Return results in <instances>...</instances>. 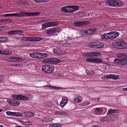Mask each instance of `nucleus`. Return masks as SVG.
Returning a JSON list of instances; mask_svg holds the SVG:
<instances>
[{
	"instance_id": "f257e3e1",
	"label": "nucleus",
	"mask_w": 127,
	"mask_h": 127,
	"mask_svg": "<svg viewBox=\"0 0 127 127\" xmlns=\"http://www.w3.org/2000/svg\"><path fill=\"white\" fill-rule=\"evenodd\" d=\"M40 13V12H30L24 11H20L18 13L11 14V15L12 16H16L19 17H22L24 16H38Z\"/></svg>"
},
{
	"instance_id": "f03ea898",
	"label": "nucleus",
	"mask_w": 127,
	"mask_h": 127,
	"mask_svg": "<svg viewBox=\"0 0 127 127\" xmlns=\"http://www.w3.org/2000/svg\"><path fill=\"white\" fill-rule=\"evenodd\" d=\"M113 46L114 48L119 49H125L127 47V44L123 40L117 41Z\"/></svg>"
},
{
	"instance_id": "7ed1b4c3",
	"label": "nucleus",
	"mask_w": 127,
	"mask_h": 127,
	"mask_svg": "<svg viewBox=\"0 0 127 127\" xmlns=\"http://www.w3.org/2000/svg\"><path fill=\"white\" fill-rule=\"evenodd\" d=\"M54 69L53 66L50 65H46L43 66L42 70L47 73H51L53 72Z\"/></svg>"
},
{
	"instance_id": "20e7f679",
	"label": "nucleus",
	"mask_w": 127,
	"mask_h": 127,
	"mask_svg": "<svg viewBox=\"0 0 127 127\" xmlns=\"http://www.w3.org/2000/svg\"><path fill=\"white\" fill-rule=\"evenodd\" d=\"M42 63L49 64H56L60 63L61 61L56 59L48 58L45 59L42 61Z\"/></svg>"
},
{
	"instance_id": "39448f33",
	"label": "nucleus",
	"mask_w": 127,
	"mask_h": 127,
	"mask_svg": "<svg viewBox=\"0 0 127 127\" xmlns=\"http://www.w3.org/2000/svg\"><path fill=\"white\" fill-rule=\"evenodd\" d=\"M12 97L16 99L24 100L27 101L29 100V98L28 97L22 95H13L11 96Z\"/></svg>"
},
{
	"instance_id": "423d86ee",
	"label": "nucleus",
	"mask_w": 127,
	"mask_h": 127,
	"mask_svg": "<svg viewBox=\"0 0 127 127\" xmlns=\"http://www.w3.org/2000/svg\"><path fill=\"white\" fill-rule=\"evenodd\" d=\"M58 25V23H56L54 22H47L42 24V28L45 29L49 27L56 26Z\"/></svg>"
},
{
	"instance_id": "0eeeda50",
	"label": "nucleus",
	"mask_w": 127,
	"mask_h": 127,
	"mask_svg": "<svg viewBox=\"0 0 127 127\" xmlns=\"http://www.w3.org/2000/svg\"><path fill=\"white\" fill-rule=\"evenodd\" d=\"M91 45L92 47L97 48H102L103 46V43L100 42L92 43Z\"/></svg>"
},
{
	"instance_id": "6e6552de",
	"label": "nucleus",
	"mask_w": 127,
	"mask_h": 127,
	"mask_svg": "<svg viewBox=\"0 0 127 127\" xmlns=\"http://www.w3.org/2000/svg\"><path fill=\"white\" fill-rule=\"evenodd\" d=\"M6 114L8 115L16 116V117H21L22 116V115L21 113L15 112H11L10 111H7Z\"/></svg>"
},
{
	"instance_id": "1a4fd4ad",
	"label": "nucleus",
	"mask_w": 127,
	"mask_h": 127,
	"mask_svg": "<svg viewBox=\"0 0 127 127\" xmlns=\"http://www.w3.org/2000/svg\"><path fill=\"white\" fill-rule=\"evenodd\" d=\"M61 10L64 13H69L72 12V10H71L70 6L68 5L62 7L61 9Z\"/></svg>"
},
{
	"instance_id": "9d476101",
	"label": "nucleus",
	"mask_w": 127,
	"mask_h": 127,
	"mask_svg": "<svg viewBox=\"0 0 127 127\" xmlns=\"http://www.w3.org/2000/svg\"><path fill=\"white\" fill-rule=\"evenodd\" d=\"M22 31L19 30H15L14 31H10L7 32L8 34L12 35H16L20 34L21 33H23Z\"/></svg>"
},
{
	"instance_id": "9b49d317",
	"label": "nucleus",
	"mask_w": 127,
	"mask_h": 127,
	"mask_svg": "<svg viewBox=\"0 0 127 127\" xmlns=\"http://www.w3.org/2000/svg\"><path fill=\"white\" fill-rule=\"evenodd\" d=\"M113 7H118L122 6L124 4L123 2L120 0H114Z\"/></svg>"
},
{
	"instance_id": "f8f14e48",
	"label": "nucleus",
	"mask_w": 127,
	"mask_h": 127,
	"mask_svg": "<svg viewBox=\"0 0 127 127\" xmlns=\"http://www.w3.org/2000/svg\"><path fill=\"white\" fill-rule=\"evenodd\" d=\"M22 114V116H23L25 117H32L34 116V113L32 112L28 111L23 113Z\"/></svg>"
},
{
	"instance_id": "ddd939ff",
	"label": "nucleus",
	"mask_w": 127,
	"mask_h": 127,
	"mask_svg": "<svg viewBox=\"0 0 127 127\" xmlns=\"http://www.w3.org/2000/svg\"><path fill=\"white\" fill-rule=\"evenodd\" d=\"M74 25L76 27H81L83 25H85L87 24V22H79L77 21L74 23Z\"/></svg>"
},
{
	"instance_id": "4468645a",
	"label": "nucleus",
	"mask_w": 127,
	"mask_h": 127,
	"mask_svg": "<svg viewBox=\"0 0 127 127\" xmlns=\"http://www.w3.org/2000/svg\"><path fill=\"white\" fill-rule=\"evenodd\" d=\"M7 101L10 104L13 106H17L20 104L19 102L12 99L7 100Z\"/></svg>"
},
{
	"instance_id": "2eb2a0df",
	"label": "nucleus",
	"mask_w": 127,
	"mask_h": 127,
	"mask_svg": "<svg viewBox=\"0 0 127 127\" xmlns=\"http://www.w3.org/2000/svg\"><path fill=\"white\" fill-rule=\"evenodd\" d=\"M120 112V110L118 109H109L107 112V115L111 114L113 113H118Z\"/></svg>"
},
{
	"instance_id": "dca6fc26",
	"label": "nucleus",
	"mask_w": 127,
	"mask_h": 127,
	"mask_svg": "<svg viewBox=\"0 0 127 127\" xmlns=\"http://www.w3.org/2000/svg\"><path fill=\"white\" fill-rule=\"evenodd\" d=\"M101 55V53L99 52H91V58H95V57L99 56Z\"/></svg>"
},
{
	"instance_id": "f3484780",
	"label": "nucleus",
	"mask_w": 127,
	"mask_h": 127,
	"mask_svg": "<svg viewBox=\"0 0 127 127\" xmlns=\"http://www.w3.org/2000/svg\"><path fill=\"white\" fill-rule=\"evenodd\" d=\"M89 30L88 29L86 30H82L81 31L80 33L84 36L85 35H89L90 34V33L89 32Z\"/></svg>"
},
{
	"instance_id": "a211bd4d",
	"label": "nucleus",
	"mask_w": 127,
	"mask_h": 127,
	"mask_svg": "<svg viewBox=\"0 0 127 127\" xmlns=\"http://www.w3.org/2000/svg\"><path fill=\"white\" fill-rule=\"evenodd\" d=\"M71 10H72V12H73L77 10L78 9V7L76 5H71L70 6Z\"/></svg>"
},
{
	"instance_id": "6ab92c4d",
	"label": "nucleus",
	"mask_w": 127,
	"mask_h": 127,
	"mask_svg": "<svg viewBox=\"0 0 127 127\" xmlns=\"http://www.w3.org/2000/svg\"><path fill=\"white\" fill-rule=\"evenodd\" d=\"M86 72L87 74L90 75H94L95 74V71L92 70H89L86 69Z\"/></svg>"
},
{
	"instance_id": "aec40b11",
	"label": "nucleus",
	"mask_w": 127,
	"mask_h": 127,
	"mask_svg": "<svg viewBox=\"0 0 127 127\" xmlns=\"http://www.w3.org/2000/svg\"><path fill=\"white\" fill-rule=\"evenodd\" d=\"M109 36V39H113L115 38V34L114 35L113 33L109 32L108 33Z\"/></svg>"
},
{
	"instance_id": "412c9836",
	"label": "nucleus",
	"mask_w": 127,
	"mask_h": 127,
	"mask_svg": "<svg viewBox=\"0 0 127 127\" xmlns=\"http://www.w3.org/2000/svg\"><path fill=\"white\" fill-rule=\"evenodd\" d=\"M0 54L5 55H11L12 54V52L11 51L7 50L4 51L3 52H0Z\"/></svg>"
},
{
	"instance_id": "4be33fe9",
	"label": "nucleus",
	"mask_w": 127,
	"mask_h": 127,
	"mask_svg": "<svg viewBox=\"0 0 127 127\" xmlns=\"http://www.w3.org/2000/svg\"><path fill=\"white\" fill-rule=\"evenodd\" d=\"M22 38L25 41H33V37H22Z\"/></svg>"
},
{
	"instance_id": "5701e85b",
	"label": "nucleus",
	"mask_w": 127,
	"mask_h": 127,
	"mask_svg": "<svg viewBox=\"0 0 127 127\" xmlns=\"http://www.w3.org/2000/svg\"><path fill=\"white\" fill-rule=\"evenodd\" d=\"M82 99V97L80 96H78L75 98L74 101L76 103H78L81 101Z\"/></svg>"
},
{
	"instance_id": "b1692460",
	"label": "nucleus",
	"mask_w": 127,
	"mask_h": 127,
	"mask_svg": "<svg viewBox=\"0 0 127 127\" xmlns=\"http://www.w3.org/2000/svg\"><path fill=\"white\" fill-rule=\"evenodd\" d=\"M89 30V33H90V34L93 33L97 31V29L95 28H93L90 29H88Z\"/></svg>"
},
{
	"instance_id": "393cba45",
	"label": "nucleus",
	"mask_w": 127,
	"mask_h": 127,
	"mask_svg": "<svg viewBox=\"0 0 127 127\" xmlns=\"http://www.w3.org/2000/svg\"><path fill=\"white\" fill-rule=\"evenodd\" d=\"M8 41V39L6 37H0V41L2 42H5Z\"/></svg>"
},
{
	"instance_id": "a878e982",
	"label": "nucleus",
	"mask_w": 127,
	"mask_h": 127,
	"mask_svg": "<svg viewBox=\"0 0 127 127\" xmlns=\"http://www.w3.org/2000/svg\"><path fill=\"white\" fill-rule=\"evenodd\" d=\"M121 59H115L113 63L116 64H121Z\"/></svg>"
},
{
	"instance_id": "bb28decb",
	"label": "nucleus",
	"mask_w": 127,
	"mask_h": 127,
	"mask_svg": "<svg viewBox=\"0 0 127 127\" xmlns=\"http://www.w3.org/2000/svg\"><path fill=\"white\" fill-rule=\"evenodd\" d=\"M121 65L127 66V59H121Z\"/></svg>"
},
{
	"instance_id": "cd10ccee",
	"label": "nucleus",
	"mask_w": 127,
	"mask_h": 127,
	"mask_svg": "<svg viewBox=\"0 0 127 127\" xmlns=\"http://www.w3.org/2000/svg\"><path fill=\"white\" fill-rule=\"evenodd\" d=\"M103 110L102 108H97L95 111V112L97 114L101 113L102 111Z\"/></svg>"
},
{
	"instance_id": "c85d7f7f",
	"label": "nucleus",
	"mask_w": 127,
	"mask_h": 127,
	"mask_svg": "<svg viewBox=\"0 0 127 127\" xmlns=\"http://www.w3.org/2000/svg\"><path fill=\"white\" fill-rule=\"evenodd\" d=\"M51 30L52 34H55L56 35H57V33H59L60 32L59 31V30H58L55 29H51Z\"/></svg>"
},
{
	"instance_id": "c756f323",
	"label": "nucleus",
	"mask_w": 127,
	"mask_h": 127,
	"mask_svg": "<svg viewBox=\"0 0 127 127\" xmlns=\"http://www.w3.org/2000/svg\"><path fill=\"white\" fill-rule=\"evenodd\" d=\"M117 57L119 58H125L126 55L122 53H119L117 54Z\"/></svg>"
},
{
	"instance_id": "7c9ffc66",
	"label": "nucleus",
	"mask_w": 127,
	"mask_h": 127,
	"mask_svg": "<svg viewBox=\"0 0 127 127\" xmlns=\"http://www.w3.org/2000/svg\"><path fill=\"white\" fill-rule=\"evenodd\" d=\"M7 60L10 61L15 62V57L11 56L7 58Z\"/></svg>"
},
{
	"instance_id": "2f4dec72",
	"label": "nucleus",
	"mask_w": 127,
	"mask_h": 127,
	"mask_svg": "<svg viewBox=\"0 0 127 127\" xmlns=\"http://www.w3.org/2000/svg\"><path fill=\"white\" fill-rule=\"evenodd\" d=\"M43 87H47L50 88L51 89H54L56 90L58 89H60V87H54L52 86H49V85H46L45 86Z\"/></svg>"
},
{
	"instance_id": "473e14b6",
	"label": "nucleus",
	"mask_w": 127,
	"mask_h": 127,
	"mask_svg": "<svg viewBox=\"0 0 127 127\" xmlns=\"http://www.w3.org/2000/svg\"><path fill=\"white\" fill-rule=\"evenodd\" d=\"M111 117L112 119V121H114L117 119L118 116L117 114H114L111 115Z\"/></svg>"
},
{
	"instance_id": "72a5a7b5",
	"label": "nucleus",
	"mask_w": 127,
	"mask_h": 127,
	"mask_svg": "<svg viewBox=\"0 0 127 127\" xmlns=\"http://www.w3.org/2000/svg\"><path fill=\"white\" fill-rule=\"evenodd\" d=\"M110 78L116 80L118 78V76L113 74H110Z\"/></svg>"
},
{
	"instance_id": "f704fd0d",
	"label": "nucleus",
	"mask_w": 127,
	"mask_h": 127,
	"mask_svg": "<svg viewBox=\"0 0 127 127\" xmlns=\"http://www.w3.org/2000/svg\"><path fill=\"white\" fill-rule=\"evenodd\" d=\"M101 38L103 39H109V36L108 34V33L106 34H104L103 35L101 36Z\"/></svg>"
},
{
	"instance_id": "c9c22d12",
	"label": "nucleus",
	"mask_w": 127,
	"mask_h": 127,
	"mask_svg": "<svg viewBox=\"0 0 127 127\" xmlns=\"http://www.w3.org/2000/svg\"><path fill=\"white\" fill-rule=\"evenodd\" d=\"M55 113L56 114L61 115H64L66 114V113L62 111H56L55 112Z\"/></svg>"
},
{
	"instance_id": "e433bc0d",
	"label": "nucleus",
	"mask_w": 127,
	"mask_h": 127,
	"mask_svg": "<svg viewBox=\"0 0 127 127\" xmlns=\"http://www.w3.org/2000/svg\"><path fill=\"white\" fill-rule=\"evenodd\" d=\"M33 41H37L42 40V39L41 38L39 37H33Z\"/></svg>"
},
{
	"instance_id": "4c0bfd02",
	"label": "nucleus",
	"mask_w": 127,
	"mask_h": 127,
	"mask_svg": "<svg viewBox=\"0 0 127 127\" xmlns=\"http://www.w3.org/2000/svg\"><path fill=\"white\" fill-rule=\"evenodd\" d=\"M114 0H108L107 2V4L110 6H112V5H113Z\"/></svg>"
},
{
	"instance_id": "58836bf2",
	"label": "nucleus",
	"mask_w": 127,
	"mask_h": 127,
	"mask_svg": "<svg viewBox=\"0 0 127 127\" xmlns=\"http://www.w3.org/2000/svg\"><path fill=\"white\" fill-rule=\"evenodd\" d=\"M107 118L106 117H102L100 119V122H107L108 120H106Z\"/></svg>"
},
{
	"instance_id": "ea45409f",
	"label": "nucleus",
	"mask_w": 127,
	"mask_h": 127,
	"mask_svg": "<svg viewBox=\"0 0 127 127\" xmlns=\"http://www.w3.org/2000/svg\"><path fill=\"white\" fill-rule=\"evenodd\" d=\"M22 60V59L20 57H15V62H21Z\"/></svg>"
},
{
	"instance_id": "a19ab883",
	"label": "nucleus",
	"mask_w": 127,
	"mask_h": 127,
	"mask_svg": "<svg viewBox=\"0 0 127 127\" xmlns=\"http://www.w3.org/2000/svg\"><path fill=\"white\" fill-rule=\"evenodd\" d=\"M50 121V120L48 118L46 117H44V118L41 120L42 121L44 122H47Z\"/></svg>"
},
{
	"instance_id": "79ce46f5",
	"label": "nucleus",
	"mask_w": 127,
	"mask_h": 127,
	"mask_svg": "<svg viewBox=\"0 0 127 127\" xmlns=\"http://www.w3.org/2000/svg\"><path fill=\"white\" fill-rule=\"evenodd\" d=\"M84 56H85L86 58H91V53H84L83 54Z\"/></svg>"
},
{
	"instance_id": "37998d69",
	"label": "nucleus",
	"mask_w": 127,
	"mask_h": 127,
	"mask_svg": "<svg viewBox=\"0 0 127 127\" xmlns=\"http://www.w3.org/2000/svg\"><path fill=\"white\" fill-rule=\"evenodd\" d=\"M66 104L65 103L63 100H62L60 103V105L62 107H63Z\"/></svg>"
},
{
	"instance_id": "c03bdc74",
	"label": "nucleus",
	"mask_w": 127,
	"mask_h": 127,
	"mask_svg": "<svg viewBox=\"0 0 127 127\" xmlns=\"http://www.w3.org/2000/svg\"><path fill=\"white\" fill-rule=\"evenodd\" d=\"M62 100H63V101L66 104L68 101V99L65 97H63V98Z\"/></svg>"
},
{
	"instance_id": "a18cd8bd",
	"label": "nucleus",
	"mask_w": 127,
	"mask_h": 127,
	"mask_svg": "<svg viewBox=\"0 0 127 127\" xmlns=\"http://www.w3.org/2000/svg\"><path fill=\"white\" fill-rule=\"evenodd\" d=\"M42 56H41L42 57L41 58H44L47 57L48 56V54H47L42 53Z\"/></svg>"
},
{
	"instance_id": "49530a36",
	"label": "nucleus",
	"mask_w": 127,
	"mask_h": 127,
	"mask_svg": "<svg viewBox=\"0 0 127 127\" xmlns=\"http://www.w3.org/2000/svg\"><path fill=\"white\" fill-rule=\"evenodd\" d=\"M107 119L106 120H107L108 121L107 122L109 121H112V118L111 117V116L110 117H106Z\"/></svg>"
},
{
	"instance_id": "de8ad7c7",
	"label": "nucleus",
	"mask_w": 127,
	"mask_h": 127,
	"mask_svg": "<svg viewBox=\"0 0 127 127\" xmlns=\"http://www.w3.org/2000/svg\"><path fill=\"white\" fill-rule=\"evenodd\" d=\"M90 103L89 102H83L82 104V105L83 106H85L88 105L90 104Z\"/></svg>"
},
{
	"instance_id": "09e8293b",
	"label": "nucleus",
	"mask_w": 127,
	"mask_h": 127,
	"mask_svg": "<svg viewBox=\"0 0 127 127\" xmlns=\"http://www.w3.org/2000/svg\"><path fill=\"white\" fill-rule=\"evenodd\" d=\"M53 52L55 54L59 55H60V54L59 53L61 52H62L60 51L58 52L57 50V49H55L53 51Z\"/></svg>"
},
{
	"instance_id": "8fccbe9b",
	"label": "nucleus",
	"mask_w": 127,
	"mask_h": 127,
	"mask_svg": "<svg viewBox=\"0 0 127 127\" xmlns=\"http://www.w3.org/2000/svg\"><path fill=\"white\" fill-rule=\"evenodd\" d=\"M110 74L105 75L104 76V78L106 79H107L109 78H110Z\"/></svg>"
},
{
	"instance_id": "3c124183",
	"label": "nucleus",
	"mask_w": 127,
	"mask_h": 127,
	"mask_svg": "<svg viewBox=\"0 0 127 127\" xmlns=\"http://www.w3.org/2000/svg\"><path fill=\"white\" fill-rule=\"evenodd\" d=\"M52 104V102L51 101H48L46 103V105L48 107H50L51 106Z\"/></svg>"
},
{
	"instance_id": "603ef678",
	"label": "nucleus",
	"mask_w": 127,
	"mask_h": 127,
	"mask_svg": "<svg viewBox=\"0 0 127 127\" xmlns=\"http://www.w3.org/2000/svg\"><path fill=\"white\" fill-rule=\"evenodd\" d=\"M95 63H100L101 62L102 60L99 59H95Z\"/></svg>"
},
{
	"instance_id": "864d4df0",
	"label": "nucleus",
	"mask_w": 127,
	"mask_h": 127,
	"mask_svg": "<svg viewBox=\"0 0 127 127\" xmlns=\"http://www.w3.org/2000/svg\"><path fill=\"white\" fill-rule=\"evenodd\" d=\"M36 53H31L30 54V56L31 57L34 58L35 56H36Z\"/></svg>"
},
{
	"instance_id": "5fc2aeb1",
	"label": "nucleus",
	"mask_w": 127,
	"mask_h": 127,
	"mask_svg": "<svg viewBox=\"0 0 127 127\" xmlns=\"http://www.w3.org/2000/svg\"><path fill=\"white\" fill-rule=\"evenodd\" d=\"M113 33L114 35L115 34V35L114 36H115V38L118 36L119 34V33L116 32H114Z\"/></svg>"
},
{
	"instance_id": "6e6d98bb",
	"label": "nucleus",
	"mask_w": 127,
	"mask_h": 127,
	"mask_svg": "<svg viewBox=\"0 0 127 127\" xmlns=\"http://www.w3.org/2000/svg\"><path fill=\"white\" fill-rule=\"evenodd\" d=\"M12 19H6L5 20V22L8 23L12 22Z\"/></svg>"
},
{
	"instance_id": "4d7b16f0",
	"label": "nucleus",
	"mask_w": 127,
	"mask_h": 127,
	"mask_svg": "<svg viewBox=\"0 0 127 127\" xmlns=\"http://www.w3.org/2000/svg\"><path fill=\"white\" fill-rule=\"evenodd\" d=\"M32 124L31 123L28 122H25V123L24 124L25 125H28L31 126V125Z\"/></svg>"
},
{
	"instance_id": "13d9d810",
	"label": "nucleus",
	"mask_w": 127,
	"mask_h": 127,
	"mask_svg": "<svg viewBox=\"0 0 127 127\" xmlns=\"http://www.w3.org/2000/svg\"><path fill=\"white\" fill-rule=\"evenodd\" d=\"M35 2L37 3H42V0H34Z\"/></svg>"
},
{
	"instance_id": "bf43d9fd",
	"label": "nucleus",
	"mask_w": 127,
	"mask_h": 127,
	"mask_svg": "<svg viewBox=\"0 0 127 127\" xmlns=\"http://www.w3.org/2000/svg\"><path fill=\"white\" fill-rule=\"evenodd\" d=\"M47 33L49 35H50L51 34H52V30L51 29L50 30H49L47 32Z\"/></svg>"
},
{
	"instance_id": "052dcab7",
	"label": "nucleus",
	"mask_w": 127,
	"mask_h": 127,
	"mask_svg": "<svg viewBox=\"0 0 127 127\" xmlns=\"http://www.w3.org/2000/svg\"><path fill=\"white\" fill-rule=\"evenodd\" d=\"M4 16V17L12 16L11 14H6L2 15V16Z\"/></svg>"
},
{
	"instance_id": "680f3d73",
	"label": "nucleus",
	"mask_w": 127,
	"mask_h": 127,
	"mask_svg": "<svg viewBox=\"0 0 127 127\" xmlns=\"http://www.w3.org/2000/svg\"><path fill=\"white\" fill-rule=\"evenodd\" d=\"M42 53H40L37 52L36 53V55L39 56L40 57H41L42 56Z\"/></svg>"
},
{
	"instance_id": "e2e57ef3",
	"label": "nucleus",
	"mask_w": 127,
	"mask_h": 127,
	"mask_svg": "<svg viewBox=\"0 0 127 127\" xmlns=\"http://www.w3.org/2000/svg\"><path fill=\"white\" fill-rule=\"evenodd\" d=\"M91 58H88L86 59V61L87 62H91Z\"/></svg>"
},
{
	"instance_id": "0e129e2a",
	"label": "nucleus",
	"mask_w": 127,
	"mask_h": 127,
	"mask_svg": "<svg viewBox=\"0 0 127 127\" xmlns=\"http://www.w3.org/2000/svg\"><path fill=\"white\" fill-rule=\"evenodd\" d=\"M41 57H41V56L40 57L39 56L36 55V56H35V58H36L37 59H40V58H41Z\"/></svg>"
},
{
	"instance_id": "69168bd1",
	"label": "nucleus",
	"mask_w": 127,
	"mask_h": 127,
	"mask_svg": "<svg viewBox=\"0 0 127 127\" xmlns=\"http://www.w3.org/2000/svg\"><path fill=\"white\" fill-rule=\"evenodd\" d=\"M55 124H52V125H50L49 126V127H55Z\"/></svg>"
},
{
	"instance_id": "338daca9",
	"label": "nucleus",
	"mask_w": 127,
	"mask_h": 127,
	"mask_svg": "<svg viewBox=\"0 0 127 127\" xmlns=\"http://www.w3.org/2000/svg\"><path fill=\"white\" fill-rule=\"evenodd\" d=\"M55 127H61V125L60 124H55Z\"/></svg>"
},
{
	"instance_id": "774afa93",
	"label": "nucleus",
	"mask_w": 127,
	"mask_h": 127,
	"mask_svg": "<svg viewBox=\"0 0 127 127\" xmlns=\"http://www.w3.org/2000/svg\"><path fill=\"white\" fill-rule=\"evenodd\" d=\"M95 59H91V62L95 63Z\"/></svg>"
}]
</instances>
